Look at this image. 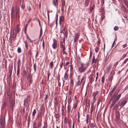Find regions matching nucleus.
I'll return each mask as SVG.
<instances>
[{
  "label": "nucleus",
  "instance_id": "obj_17",
  "mask_svg": "<svg viewBox=\"0 0 128 128\" xmlns=\"http://www.w3.org/2000/svg\"><path fill=\"white\" fill-rule=\"evenodd\" d=\"M112 66L111 64H110L106 68V70L108 72H109Z\"/></svg>",
  "mask_w": 128,
  "mask_h": 128
},
{
  "label": "nucleus",
  "instance_id": "obj_18",
  "mask_svg": "<svg viewBox=\"0 0 128 128\" xmlns=\"http://www.w3.org/2000/svg\"><path fill=\"white\" fill-rule=\"evenodd\" d=\"M20 68H19V66H18L17 67V76L18 77V78H19L20 77L19 74H20Z\"/></svg>",
  "mask_w": 128,
  "mask_h": 128
},
{
  "label": "nucleus",
  "instance_id": "obj_37",
  "mask_svg": "<svg viewBox=\"0 0 128 128\" xmlns=\"http://www.w3.org/2000/svg\"><path fill=\"white\" fill-rule=\"evenodd\" d=\"M20 59H19L18 62V66L19 68H20Z\"/></svg>",
  "mask_w": 128,
  "mask_h": 128
},
{
  "label": "nucleus",
  "instance_id": "obj_49",
  "mask_svg": "<svg viewBox=\"0 0 128 128\" xmlns=\"http://www.w3.org/2000/svg\"><path fill=\"white\" fill-rule=\"evenodd\" d=\"M80 82L79 80H78V82L76 84V85L77 86H80Z\"/></svg>",
  "mask_w": 128,
  "mask_h": 128
},
{
  "label": "nucleus",
  "instance_id": "obj_31",
  "mask_svg": "<svg viewBox=\"0 0 128 128\" xmlns=\"http://www.w3.org/2000/svg\"><path fill=\"white\" fill-rule=\"evenodd\" d=\"M36 113V111L35 109H34V110L32 113V116L34 118V116L35 115V114Z\"/></svg>",
  "mask_w": 128,
  "mask_h": 128
},
{
  "label": "nucleus",
  "instance_id": "obj_48",
  "mask_svg": "<svg viewBox=\"0 0 128 128\" xmlns=\"http://www.w3.org/2000/svg\"><path fill=\"white\" fill-rule=\"evenodd\" d=\"M63 62H61L60 63V69L62 67L63 65Z\"/></svg>",
  "mask_w": 128,
  "mask_h": 128
},
{
  "label": "nucleus",
  "instance_id": "obj_3",
  "mask_svg": "<svg viewBox=\"0 0 128 128\" xmlns=\"http://www.w3.org/2000/svg\"><path fill=\"white\" fill-rule=\"evenodd\" d=\"M16 28H14V30L13 33V34H12L11 36V34L10 33V36L9 38V40L10 42L12 41V38H13V40H14L16 36Z\"/></svg>",
  "mask_w": 128,
  "mask_h": 128
},
{
  "label": "nucleus",
  "instance_id": "obj_2",
  "mask_svg": "<svg viewBox=\"0 0 128 128\" xmlns=\"http://www.w3.org/2000/svg\"><path fill=\"white\" fill-rule=\"evenodd\" d=\"M88 64H87V66L86 67H85V65L83 63L80 64V66L78 68V70L79 72H84L87 67L88 66Z\"/></svg>",
  "mask_w": 128,
  "mask_h": 128
},
{
  "label": "nucleus",
  "instance_id": "obj_6",
  "mask_svg": "<svg viewBox=\"0 0 128 128\" xmlns=\"http://www.w3.org/2000/svg\"><path fill=\"white\" fill-rule=\"evenodd\" d=\"M99 93V92L98 91H97L96 92H93V94L92 95V96L93 97L92 102L93 104H94L96 100V96Z\"/></svg>",
  "mask_w": 128,
  "mask_h": 128
},
{
  "label": "nucleus",
  "instance_id": "obj_38",
  "mask_svg": "<svg viewBox=\"0 0 128 128\" xmlns=\"http://www.w3.org/2000/svg\"><path fill=\"white\" fill-rule=\"evenodd\" d=\"M124 1L125 3V4L128 8V2L126 1V0H124Z\"/></svg>",
  "mask_w": 128,
  "mask_h": 128
},
{
  "label": "nucleus",
  "instance_id": "obj_35",
  "mask_svg": "<svg viewBox=\"0 0 128 128\" xmlns=\"http://www.w3.org/2000/svg\"><path fill=\"white\" fill-rule=\"evenodd\" d=\"M68 78V75L66 73L64 74V80H66Z\"/></svg>",
  "mask_w": 128,
  "mask_h": 128
},
{
  "label": "nucleus",
  "instance_id": "obj_32",
  "mask_svg": "<svg viewBox=\"0 0 128 128\" xmlns=\"http://www.w3.org/2000/svg\"><path fill=\"white\" fill-rule=\"evenodd\" d=\"M74 85V83L73 82V80H71L70 82V86H71L73 87Z\"/></svg>",
  "mask_w": 128,
  "mask_h": 128
},
{
  "label": "nucleus",
  "instance_id": "obj_56",
  "mask_svg": "<svg viewBox=\"0 0 128 128\" xmlns=\"http://www.w3.org/2000/svg\"><path fill=\"white\" fill-rule=\"evenodd\" d=\"M115 72L114 71H112L111 72V75L113 76L115 74Z\"/></svg>",
  "mask_w": 128,
  "mask_h": 128
},
{
  "label": "nucleus",
  "instance_id": "obj_14",
  "mask_svg": "<svg viewBox=\"0 0 128 128\" xmlns=\"http://www.w3.org/2000/svg\"><path fill=\"white\" fill-rule=\"evenodd\" d=\"M116 86H114L110 92L109 93L110 96H111L114 92L115 90L116 89Z\"/></svg>",
  "mask_w": 128,
  "mask_h": 128
},
{
  "label": "nucleus",
  "instance_id": "obj_9",
  "mask_svg": "<svg viewBox=\"0 0 128 128\" xmlns=\"http://www.w3.org/2000/svg\"><path fill=\"white\" fill-rule=\"evenodd\" d=\"M120 8H122V11L125 13H128V10L125 7V6L122 4L120 3Z\"/></svg>",
  "mask_w": 128,
  "mask_h": 128
},
{
  "label": "nucleus",
  "instance_id": "obj_61",
  "mask_svg": "<svg viewBox=\"0 0 128 128\" xmlns=\"http://www.w3.org/2000/svg\"><path fill=\"white\" fill-rule=\"evenodd\" d=\"M38 116L39 117H41V112H39L38 113Z\"/></svg>",
  "mask_w": 128,
  "mask_h": 128
},
{
  "label": "nucleus",
  "instance_id": "obj_23",
  "mask_svg": "<svg viewBox=\"0 0 128 128\" xmlns=\"http://www.w3.org/2000/svg\"><path fill=\"white\" fill-rule=\"evenodd\" d=\"M12 66H11V67H10V69L9 71V73H10V75H11L12 74Z\"/></svg>",
  "mask_w": 128,
  "mask_h": 128
},
{
  "label": "nucleus",
  "instance_id": "obj_20",
  "mask_svg": "<svg viewBox=\"0 0 128 128\" xmlns=\"http://www.w3.org/2000/svg\"><path fill=\"white\" fill-rule=\"evenodd\" d=\"M26 39L29 42H33L27 34L26 35Z\"/></svg>",
  "mask_w": 128,
  "mask_h": 128
},
{
  "label": "nucleus",
  "instance_id": "obj_53",
  "mask_svg": "<svg viewBox=\"0 0 128 128\" xmlns=\"http://www.w3.org/2000/svg\"><path fill=\"white\" fill-rule=\"evenodd\" d=\"M128 45H127V44H125L123 45L122 46L123 48H124L126 47Z\"/></svg>",
  "mask_w": 128,
  "mask_h": 128
},
{
  "label": "nucleus",
  "instance_id": "obj_10",
  "mask_svg": "<svg viewBox=\"0 0 128 128\" xmlns=\"http://www.w3.org/2000/svg\"><path fill=\"white\" fill-rule=\"evenodd\" d=\"M30 101V95H28L27 98L25 99L24 100V104H28Z\"/></svg>",
  "mask_w": 128,
  "mask_h": 128
},
{
  "label": "nucleus",
  "instance_id": "obj_7",
  "mask_svg": "<svg viewBox=\"0 0 128 128\" xmlns=\"http://www.w3.org/2000/svg\"><path fill=\"white\" fill-rule=\"evenodd\" d=\"M115 115L116 118H115V120L116 122H117L118 120L120 118V113L119 111H116L115 112Z\"/></svg>",
  "mask_w": 128,
  "mask_h": 128
},
{
  "label": "nucleus",
  "instance_id": "obj_51",
  "mask_svg": "<svg viewBox=\"0 0 128 128\" xmlns=\"http://www.w3.org/2000/svg\"><path fill=\"white\" fill-rule=\"evenodd\" d=\"M56 26L57 25V20H58V15L57 14H56Z\"/></svg>",
  "mask_w": 128,
  "mask_h": 128
},
{
  "label": "nucleus",
  "instance_id": "obj_47",
  "mask_svg": "<svg viewBox=\"0 0 128 128\" xmlns=\"http://www.w3.org/2000/svg\"><path fill=\"white\" fill-rule=\"evenodd\" d=\"M118 27L117 26H115L114 28V29L115 30H117L118 29Z\"/></svg>",
  "mask_w": 128,
  "mask_h": 128
},
{
  "label": "nucleus",
  "instance_id": "obj_30",
  "mask_svg": "<svg viewBox=\"0 0 128 128\" xmlns=\"http://www.w3.org/2000/svg\"><path fill=\"white\" fill-rule=\"evenodd\" d=\"M64 106L63 105H62V113H63L64 112Z\"/></svg>",
  "mask_w": 128,
  "mask_h": 128
},
{
  "label": "nucleus",
  "instance_id": "obj_16",
  "mask_svg": "<svg viewBox=\"0 0 128 128\" xmlns=\"http://www.w3.org/2000/svg\"><path fill=\"white\" fill-rule=\"evenodd\" d=\"M97 59H95V57L94 55L92 59V64L94 63L96 64L97 61Z\"/></svg>",
  "mask_w": 128,
  "mask_h": 128
},
{
  "label": "nucleus",
  "instance_id": "obj_25",
  "mask_svg": "<svg viewBox=\"0 0 128 128\" xmlns=\"http://www.w3.org/2000/svg\"><path fill=\"white\" fill-rule=\"evenodd\" d=\"M24 75V76H27V73L26 70H23Z\"/></svg>",
  "mask_w": 128,
  "mask_h": 128
},
{
  "label": "nucleus",
  "instance_id": "obj_39",
  "mask_svg": "<svg viewBox=\"0 0 128 128\" xmlns=\"http://www.w3.org/2000/svg\"><path fill=\"white\" fill-rule=\"evenodd\" d=\"M105 17V16L103 14H102V15L101 18V20L102 21L104 19V18Z\"/></svg>",
  "mask_w": 128,
  "mask_h": 128
},
{
  "label": "nucleus",
  "instance_id": "obj_58",
  "mask_svg": "<svg viewBox=\"0 0 128 128\" xmlns=\"http://www.w3.org/2000/svg\"><path fill=\"white\" fill-rule=\"evenodd\" d=\"M65 30V28L64 26L63 29H62V30L60 31V33H64V31Z\"/></svg>",
  "mask_w": 128,
  "mask_h": 128
},
{
  "label": "nucleus",
  "instance_id": "obj_21",
  "mask_svg": "<svg viewBox=\"0 0 128 128\" xmlns=\"http://www.w3.org/2000/svg\"><path fill=\"white\" fill-rule=\"evenodd\" d=\"M90 2L89 0H85L84 5L86 6H88Z\"/></svg>",
  "mask_w": 128,
  "mask_h": 128
},
{
  "label": "nucleus",
  "instance_id": "obj_27",
  "mask_svg": "<svg viewBox=\"0 0 128 128\" xmlns=\"http://www.w3.org/2000/svg\"><path fill=\"white\" fill-rule=\"evenodd\" d=\"M101 80L102 83L103 84L105 80V77L104 76H103L102 77Z\"/></svg>",
  "mask_w": 128,
  "mask_h": 128
},
{
  "label": "nucleus",
  "instance_id": "obj_28",
  "mask_svg": "<svg viewBox=\"0 0 128 128\" xmlns=\"http://www.w3.org/2000/svg\"><path fill=\"white\" fill-rule=\"evenodd\" d=\"M19 8L18 7H16V15L18 14L19 12Z\"/></svg>",
  "mask_w": 128,
  "mask_h": 128
},
{
  "label": "nucleus",
  "instance_id": "obj_4",
  "mask_svg": "<svg viewBox=\"0 0 128 128\" xmlns=\"http://www.w3.org/2000/svg\"><path fill=\"white\" fill-rule=\"evenodd\" d=\"M27 79L29 84V85L30 86L32 82V80L31 74H28L27 76Z\"/></svg>",
  "mask_w": 128,
  "mask_h": 128
},
{
  "label": "nucleus",
  "instance_id": "obj_62",
  "mask_svg": "<svg viewBox=\"0 0 128 128\" xmlns=\"http://www.w3.org/2000/svg\"><path fill=\"white\" fill-rule=\"evenodd\" d=\"M72 90H70L69 92V94H72Z\"/></svg>",
  "mask_w": 128,
  "mask_h": 128
},
{
  "label": "nucleus",
  "instance_id": "obj_44",
  "mask_svg": "<svg viewBox=\"0 0 128 128\" xmlns=\"http://www.w3.org/2000/svg\"><path fill=\"white\" fill-rule=\"evenodd\" d=\"M14 106V104H10V108L12 110H13V107Z\"/></svg>",
  "mask_w": 128,
  "mask_h": 128
},
{
  "label": "nucleus",
  "instance_id": "obj_5",
  "mask_svg": "<svg viewBox=\"0 0 128 128\" xmlns=\"http://www.w3.org/2000/svg\"><path fill=\"white\" fill-rule=\"evenodd\" d=\"M7 94L8 96H10V99L8 100V104H14V101L11 98L10 92H8Z\"/></svg>",
  "mask_w": 128,
  "mask_h": 128
},
{
  "label": "nucleus",
  "instance_id": "obj_13",
  "mask_svg": "<svg viewBox=\"0 0 128 128\" xmlns=\"http://www.w3.org/2000/svg\"><path fill=\"white\" fill-rule=\"evenodd\" d=\"M80 34L79 33H78L77 34L76 33L74 35V42H75L76 41H77L78 38V36H79Z\"/></svg>",
  "mask_w": 128,
  "mask_h": 128
},
{
  "label": "nucleus",
  "instance_id": "obj_59",
  "mask_svg": "<svg viewBox=\"0 0 128 128\" xmlns=\"http://www.w3.org/2000/svg\"><path fill=\"white\" fill-rule=\"evenodd\" d=\"M72 100L71 98H70L68 99V103L70 104V103L71 102Z\"/></svg>",
  "mask_w": 128,
  "mask_h": 128
},
{
  "label": "nucleus",
  "instance_id": "obj_57",
  "mask_svg": "<svg viewBox=\"0 0 128 128\" xmlns=\"http://www.w3.org/2000/svg\"><path fill=\"white\" fill-rule=\"evenodd\" d=\"M104 0H101V5H102V6L104 4Z\"/></svg>",
  "mask_w": 128,
  "mask_h": 128
},
{
  "label": "nucleus",
  "instance_id": "obj_22",
  "mask_svg": "<svg viewBox=\"0 0 128 128\" xmlns=\"http://www.w3.org/2000/svg\"><path fill=\"white\" fill-rule=\"evenodd\" d=\"M27 72L29 74H30L31 72V70L30 67H27L26 68Z\"/></svg>",
  "mask_w": 128,
  "mask_h": 128
},
{
  "label": "nucleus",
  "instance_id": "obj_19",
  "mask_svg": "<svg viewBox=\"0 0 128 128\" xmlns=\"http://www.w3.org/2000/svg\"><path fill=\"white\" fill-rule=\"evenodd\" d=\"M24 43L25 47L26 48V49L27 50L28 48V43L26 40L24 41Z\"/></svg>",
  "mask_w": 128,
  "mask_h": 128
},
{
  "label": "nucleus",
  "instance_id": "obj_45",
  "mask_svg": "<svg viewBox=\"0 0 128 128\" xmlns=\"http://www.w3.org/2000/svg\"><path fill=\"white\" fill-rule=\"evenodd\" d=\"M42 28H41L40 30V37H41V36L42 35Z\"/></svg>",
  "mask_w": 128,
  "mask_h": 128
},
{
  "label": "nucleus",
  "instance_id": "obj_42",
  "mask_svg": "<svg viewBox=\"0 0 128 128\" xmlns=\"http://www.w3.org/2000/svg\"><path fill=\"white\" fill-rule=\"evenodd\" d=\"M21 49L20 48L18 47L17 49V52L18 53H20L21 52Z\"/></svg>",
  "mask_w": 128,
  "mask_h": 128
},
{
  "label": "nucleus",
  "instance_id": "obj_52",
  "mask_svg": "<svg viewBox=\"0 0 128 128\" xmlns=\"http://www.w3.org/2000/svg\"><path fill=\"white\" fill-rule=\"evenodd\" d=\"M65 1H63L62 4V7H64V6L65 5Z\"/></svg>",
  "mask_w": 128,
  "mask_h": 128
},
{
  "label": "nucleus",
  "instance_id": "obj_29",
  "mask_svg": "<svg viewBox=\"0 0 128 128\" xmlns=\"http://www.w3.org/2000/svg\"><path fill=\"white\" fill-rule=\"evenodd\" d=\"M74 101H75L76 102L75 104L77 103V102L78 101V100L76 98V96H75L74 97Z\"/></svg>",
  "mask_w": 128,
  "mask_h": 128
},
{
  "label": "nucleus",
  "instance_id": "obj_33",
  "mask_svg": "<svg viewBox=\"0 0 128 128\" xmlns=\"http://www.w3.org/2000/svg\"><path fill=\"white\" fill-rule=\"evenodd\" d=\"M127 101V99H126L125 100H124L122 103V104H125L126 103Z\"/></svg>",
  "mask_w": 128,
  "mask_h": 128
},
{
  "label": "nucleus",
  "instance_id": "obj_50",
  "mask_svg": "<svg viewBox=\"0 0 128 128\" xmlns=\"http://www.w3.org/2000/svg\"><path fill=\"white\" fill-rule=\"evenodd\" d=\"M48 95L47 94H46V97L44 99V100L45 101H47V100L48 98Z\"/></svg>",
  "mask_w": 128,
  "mask_h": 128
},
{
  "label": "nucleus",
  "instance_id": "obj_1",
  "mask_svg": "<svg viewBox=\"0 0 128 128\" xmlns=\"http://www.w3.org/2000/svg\"><path fill=\"white\" fill-rule=\"evenodd\" d=\"M122 94H120L118 95L116 94L114 96L112 101V104H114L116 102L120 99L121 96Z\"/></svg>",
  "mask_w": 128,
  "mask_h": 128
},
{
  "label": "nucleus",
  "instance_id": "obj_63",
  "mask_svg": "<svg viewBox=\"0 0 128 128\" xmlns=\"http://www.w3.org/2000/svg\"><path fill=\"white\" fill-rule=\"evenodd\" d=\"M90 127L92 128H94L95 127V126L93 125V124H91Z\"/></svg>",
  "mask_w": 128,
  "mask_h": 128
},
{
  "label": "nucleus",
  "instance_id": "obj_15",
  "mask_svg": "<svg viewBox=\"0 0 128 128\" xmlns=\"http://www.w3.org/2000/svg\"><path fill=\"white\" fill-rule=\"evenodd\" d=\"M90 82L92 83L94 80H93L92 74H91L88 77Z\"/></svg>",
  "mask_w": 128,
  "mask_h": 128
},
{
  "label": "nucleus",
  "instance_id": "obj_34",
  "mask_svg": "<svg viewBox=\"0 0 128 128\" xmlns=\"http://www.w3.org/2000/svg\"><path fill=\"white\" fill-rule=\"evenodd\" d=\"M33 68L34 70V72H35L36 70V63H34V64L33 65Z\"/></svg>",
  "mask_w": 128,
  "mask_h": 128
},
{
  "label": "nucleus",
  "instance_id": "obj_54",
  "mask_svg": "<svg viewBox=\"0 0 128 128\" xmlns=\"http://www.w3.org/2000/svg\"><path fill=\"white\" fill-rule=\"evenodd\" d=\"M128 60V58H126V59L124 60V62H123V64H125Z\"/></svg>",
  "mask_w": 128,
  "mask_h": 128
},
{
  "label": "nucleus",
  "instance_id": "obj_40",
  "mask_svg": "<svg viewBox=\"0 0 128 128\" xmlns=\"http://www.w3.org/2000/svg\"><path fill=\"white\" fill-rule=\"evenodd\" d=\"M100 97L98 98L97 104H99L100 103Z\"/></svg>",
  "mask_w": 128,
  "mask_h": 128
},
{
  "label": "nucleus",
  "instance_id": "obj_8",
  "mask_svg": "<svg viewBox=\"0 0 128 128\" xmlns=\"http://www.w3.org/2000/svg\"><path fill=\"white\" fill-rule=\"evenodd\" d=\"M57 46V41L55 39H53V42L52 44L53 48L54 49H56V48Z\"/></svg>",
  "mask_w": 128,
  "mask_h": 128
},
{
  "label": "nucleus",
  "instance_id": "obj_26",
  "mask_svg": "<svg viewBox=\"0 0 128 128\" xmlns=\"http://www.w3.org/2000/svg\"><path fill=\"white\" fill-rule=\"evenodd\" d=\"M95 6L94 4H93L92 6H91L90 8V11L91 12L95 8Z\"/></svg>",
  "mask_w": 128,
  "mask_h": 128
},
{
  "label": "nucleus",
  "instance_id": "obj_36",
  "mask_svg": "<svg viewBox=\"0 0 128 128\" xmlns=\"http://www.w3.org/2000/svg\"><path fill=\"white\" fill-rule=\"evenodd\" d=\"M60 48H61L63 47L64 46L63 45V43L61 40L60 41Z\"/></svg>",
  "mask_w": 128,
  "mask_h": 128
},
{
  "label": "nucleus",
  "instance_id": "obj_46",
  "mask_svg": "<svg viewBox=\"0 0 128 128\" xmlns=\"http://www.w3.org/2000/svg\"><path fill=\"white\" fill-rule=\"evenodd\" d=\"M17 32L18 33L20 30L19 26L18 25H17Z\"/></svg>",
  "mask_w": 128,
  "mask_h": 128
},
{
  "label": "nucleus",
  "instance_id": "obj_60",
  "mask_svg": "<svg viewBox=\"0 0 128 128\" xmlns=\"http://www.w3.org/2000/svg\"><path fill=\"white\" fill-rule=\"evenodd\" d=\"M98 47H96V48L95 51L96 52H98Z\"/></svg>",
  "mask_w": 128,
  "mask_h": 128
},
{
  "label": "nucleus",
  "instance_id": "obj_43",
  "mask_svg": "<svg viewBox=\"0 0 128 128\" xmlns=\"http://www.w3.org/2000/svg\"><path fill=\"white\" fill-rule=\"evenodd\" d=\"M50 65L51 66V68L52 69L53 67V62L52 61L50 63Z\"/></svg>",
  "mask_w": 128,
  "mask_h": 128
},
{
  "label": "nucleus",
  "instance_id": "obj_64",
  "mask_svg": "<svg viewBox=\"0 0 128 128\" xmlns=\"http://www.w3.org/2000/svg\"><path fill=\"white\" fill-rule=\"evenodd\" d=\"M54 102L56 104H58V103L57 102V101L56 100V98H55L54 99Z\"/></svg>",
  "mask_w": 128,
  "mask_h": 128
},
{
  "label": "nucleus",
  "instance_id": "obj_55",
  "mask_svg": "<svg viewBox=\"0 0 128 128\" xmlns=\"http://www.w3.org/2000/svg\"><path fill=\"white\" fill-rule=\"evenodd\" d=\"M33 127H36V123L35 122H33Z\"/></svg>",
  "mask_w": 128,
  "mask_h": 128
},
{
  "label": "nucleus",
  "instance_id": "obj_12",
  "mask_svg": "<svg viewBox=\"0 0 128 128\" xmlns=\"http://www.w3.org/2000/svg\"><path fill=\"white\" fill-rule=\"evenodd\" d=\"M15 10L14 8V7H12L11 8V14L12 17L14 18V17Z\"/></svg>",
  "mask_w": 128,
  "mask_h": 128
},
{
  "label": "nucleus",
  "instance_id": "obj_41",
  "mask_svg": "<svg viewBox=\"0 0 128 128\" xmlns=\"http://www.w3.org/2000/svg\"><path fill=\"white\" fill-rule=\"evenodd\" d=\"M70 106L68 104V110L67 112H68L69 113L70 112Z\"/></svg>",
  "mask_w": 128,
  "mask_h": 128
},
{
  "label": "nucleus",
  "instance_id": "obj_24",
  "mask_svg": "<svg viewBox=\"0 0 128 128\" xmlns=\"http://www.w3.org/2000/svg\"><path fill=\"white\" fill-rule=\"evenodd\" d=\"M64 20V17L62 16H61L60 17V22H62Z\"/></svg>",
  "mask_w": 128,
  "mask_h": 128
},
{
  "label": "nucleus",
  "instance_id": "obj_11",
  "mask_svg": "<svg viewBox=\"0 0 128 128\" xmlns=\"http://www.w3.org/2000/svg\"><path fill=\"white\" fill-rule=\"evenodd\" d=\"M52 4L54 6L58 8V0H52Z\"/></svg>",
  "mask_w": 128,
  "mask_h": 128
}]
</instances>
